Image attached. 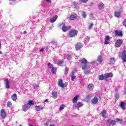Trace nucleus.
<instances>
[{"mask_svg": "<svg viewBox=\"0 0 126 126\" xmlns=\"http://www.w3.org/2000/svg\"><path fill=\"white\" fill-rule=\"evenodd\" d=\"M82 64V68L84 70L85 74H88L90 72V66L87 65V60L85 58L80 61Z\"/></svg>", "mask_w": 126, "mask_h": 126, "instance_id": "obj_1", "label": "nucleus"}, {"mask_svg": "<svg viewBox=\"0 0 126 126\" xmlns=\"http://www.w3.org/2000/svg\"><path fill=\"white\" fill-rule=\"evenodd\" d=\"M33 105V101L31 100L29 101V103L24 104L22 106V109L24 112H27L28 111L29 109Z\"/></svg>", "mask_w": 126, "mask_h": 126, "instance_id": "obj_2", "label": "nucleus"}, {"mask_svg": "<svg viewBox=\"0 0 126 126\" xmlns=\"http://www.w3.org/2000/svg\"><path fill=\"white\" fill-rule=\"evenodd\" d=\"M60 26H62V30L63 32H66V31H68V30H69V29L71 28V27H70V26L66 27L64 22L62 23L60 25Z\"/></svg>", "mask_w": 126, "mask_h": 126, "instance_id": "obj_3", "label": "nucleus"}, {"mask_svg": "<svg viewBox=\"0 0 126 126\" xmlns=\"http://www.w3.org/2000/svg\"><path fill=\"white\" fill-rule=\"evenodd\" d=\"M5 88L8 89L10 88V81L7 79H5L4 80Z\"/></svg>", "mask_w": 126, "mask_h": 126, "instance_id": "obj_4", "label": "nucleus"}, {"mask_svg": "<svg viewBox=\"0 0 126 126\" xmlns=\"http://www.w3.org/2000/svg\"><path fill=\"white\" fill-rule=\"evenodd\" d=\"M78 33V32L77 31V30H72L69 32V37H75V36L77 35Z\"/></svg>", "mask_w": 126, "mask_h": 126, "instance_id": "obj_5", "label": "nucleus"}, {"mask_svg": "<svg viewBox=\"0 0 126 126\" xmlns=\"http://www.w3.org/2000/svg\"><path fill=\"white\" fill-rule=\"evenodd\" d=\"M119 57L124 62H126V53L125 51H123V53H120Z\"/></svg>", "mask_w": 126, "mask_h": 126, "instance_id": "obj_6", "label": "nucleus"}, {"mask_svg": "<svg viewBox=\"0 0 126 126\" xmlns=\"http://www.w3.org/2000/svg\"><path fill=\"white\" fill-rule=\"evenodd\" d=\"M122 11H123L122 9L116 11L114 13V16H115V17H120L122 14Z\"/></svg>", "mask_w": 126, "mask_h": 126, "instance_id": "obj_7", "label": "nucleus"}, {"mask_svg": "<svg viewBox=\"0 0 126 126\" xmlns=\"http://www.w3.org/2000/svg\"><path fill=\"white\" fill-rule=\"evenodd\" d=\"M122 44H123V39H119L116 41V42L115 43L116 47H117V48H119L121 47L122 45Z\"/></svg>", "mask_w": 126, "mask_h": 126, "instance_id": "obj_8", "label": "nucleus"}, {"mask_svg": "<svg viewBox=\"0 0 126 126\" xmlns=\"http://www.w3.org/2000/svg\"><path fill=\"white\" fill-rule=\"evenodd\" d=\"M0 116L2 119H5L6 118V112H5V110L4 109H1L0 110Z\"/></svg>", "mask_w": 126, "mask_h": 126, "instance_id": "obj_9", "label": "nucleus"}, {"mask_svg": "<svg viewBox=\"0 0 126 126\" xmlns=\"http://www.w3.org/2000/svg\"><path fill=\"white\" fill-rule=\"evenodd\" d=\"M104 42V44L105 45H108V44H110V37L109 36H105Z\"/></svg>", "mask_w": 126, "mask_h": 126, "instance_id": "obj_10", "label": "nucleus"}, {"mask_svg": "<svg viewBox=\"0 0 126 126\" xmlns=\"http://www.w3.org/2000/svg\"><path fill=\"white\" fill-rule=\"evenodd\" d=\"M77 17V15L76 14L74 13V14L71 15L69 17V19L70 20H74V19H75V18H76Z\"/></svg>", "mask_w": 126, "mask_h": 126, "instance_id": "obj_11", "label": "nucleus"}, {"mask_svg": "<svg viewBox=\"0 0 126 126\" xmlns=\"http://www.w3.org/2000/svg\"><path fill=\"white\" fill-rule=\"evenodd\" d=\"M35 108L37 112H39V111H41V110H44V106H36Z\"/></svg>", "mask_w": 126, "mask_h": 126, "instance_id": "obj_12", "label": "nucleus"}, {"mask_svg": "<svg viewBox=\"0 0 126 126\" xmlns=\"http://www.w3.org/2000/svg\"><path fill=\"white\" fill-rule=\"evenodd\" d=\"M58 19V16L57 15H55L53 17L51 18L50 19V22L51 23H54Z\"/></svg>", "mask_w": 126, "mask_h": 126, "instance_id": "obj_13", "label": "nucleus"}, {"mask_svg": "<svg viewBox=\"0 0 126 126\" xmlns=\"http://www.w3.org/2000/svg\"><path fill=\"white\" fill-rule=\"evenodd\" d=\"M74 106L75 107V108H80V107H82V106H83V104L80 102H78L77 103H75L74 104Z\"/></svg>", "mask_w": 126, "mask_h": 126, "instance_id": "obj_14", "label": "nucleus"}, {"mask_svg": "<svg viewBox=\"0 0 126 126\" xmlns=\"http://www.w3.org/2000/svg\"><path fill=\"white\" fill-rule=\"evenodd\" d=\"M82 47V46L81 45V43L80 42H78L77 45H76V50L77 51H78L79 50H80V49H81V47Z\"/></svg>", "mask_w": 126, "mask_h": 126, "instance_id": "obj_15", "label": "nucleus"}, {"mask_svg": "<svg viewBox=\"0 0 126 126\" xmlns=\"http://www.w3.org/2000/svg\"><path fill=\"white\" fill-rule=\"evenodd\" d=\"M92 103H93V104H97V103H98V97H97V96L94 97L92 100Z\"/></svg>", "mask_w": 126, "mask_h": 126, "instance_id": "obj_16", "label": "nucleus"}, {"mask_svg": "<svg viewBox=\"0 0 126 126\" xmlns=\"http://www.w3.org/2000/svg\"><path fill=\"white\" fill-rule=\"evenodd\" d=\"M101 115H102V117H103V118H107V111L105 109L102 110V112H101Z\"/></svg>", "mask_w": 126, "mask_h": 126, "instance_id": "obj_17", "label": "nucleus"}, {"mask_svg": "<svg viewBox=\"0 0 126 126\" xmlns=\"http://www.w3.org/2000/svg\"><path fill=\"white\" fill-rule=\"evenodd\" d=\"M115 33L116 35H117V36H123V32L120 31H115Z\"/></svg>", "mask_w": 126, "mask_h": 126, "instance_id": "obj_18", "label": "nucleus"}, {"mask_svg": "<svg viewBox=\"0 0 126 126\" xmlns=\"http://www.w3.org/2000/svg\"><path fill=\"white\" fill-rule=\"evenodd\" d=\"M105 78H109V77H113V74L112 73H108L104 74Z\"/></svg>", "mask_w": 126, "mask_h": 126, "instance_id": "obj_19", "label": "nucleus"}, {"mask_svg": "<svg viewBox=\"0 0 126 126\" xmlns=\"http://www.w3.org/2000/svg\"><path fill=\"white\" fill-rule=\"evenodd\" d=\"M58 85L60 87H62V88L63 87V86H64V84H63V80L62 79L59 80L58 82Z\"/></svg>", "mask_w": 126, "mask_h": 126, "instance_id": "obj_20", "label": "nucleus"}, {"mask_svg": "<svg viewBox=\"0 0 126 126\" xmlns=\"http://www.w3.org/2000/svg\"><path fill=\"white\" fill-rule=\"evenodd\" d=\"M52 98H53V99L58 98V93L57 92H54L52 93Z\"/></svg>", "mask_w": 126, "mask_h": 126, "instance_id": "obj_21", "label": "nucleus"}, {"mask_svg": "<svg viewBox=\"0 0 126 126\" xmlns=\"http://www.w3.org/2000/svg\"><path fill=\"white\" fill-rule=\"evenodd\" d=\"M12 100L13 101H16L17 100V95L16 94H14L12 96H11Z\"/></svg>", "mask_w": 126, "mask_h": 126, "instance_id": "obj_22", "label": "nucleus"}, {"mask_svg": "<svg viewBox=\"0 0 126 126\" xmlns=\"http://www.w3.org/2000/svg\"><path fill=\"white\" fill-rule=\"evenodd\" d=\"M98 7H99V9H103L104 8L105 5H104V4L103 3L100 2L98 4Z\"/></svg>", "mask_w": 126, "mask_h": 126, "instance_id": "obj_23", "label": "nucleus"}, {"mask_svg": "<svg viewBox=\"0 0 126 126\" xmlns=\"http://www.w3.org/2000/svg\"><path fill=\"white\" fill-rule=\"evenodd\" d=\"M97 61L98 63H102L103 62V57H102V56L100 55L97 57Z\"/></svg>", "mask_w": 126, "mask_h": 126, "instance_id": "obj_24", "label": "nucleus"}, {"mask_svg": "<svg viewBox=\"0 0 126 126\" xmlns=\"http://www.w3.org/2000/svg\"><path fill=\"white\" fill-rule=\"evenodd\" d=\"M94 88V85L93 84H90L88 86V89L89 90H93V89Z\"/></svg>", "mask_w": 126, "mask_h": 126, "instance_id": "obj_25", "label": "nucleus"}, {"mask_svg": "<svg viewBox=\"0 0 126 126\" xmlns=\"http://www.w3.org/2000/svg\"><path fill=\"white\" fill-rule=\"evenodd\" d=\"M79 97V95H76L75 97H74L72 100L73 103L75 104L76 102H77Z\"/></svg>", "mask_w": 126, "mask_h": 126, "instance_id": "obj_26", "label": "nucleus"}, {"mask_svg": "<svg viewBox=\"0 0 126 126\" xmlns=\"http://www.w3.org/2000/svg\"><path fill=\"white\" fill-rule=\"evenodd\" d=\"M120 106H121L122 109H123V110H124L125 109V107H126V103H125L124 102H122L120 104Z\"/></svg>", "mask_w": 126, "mask_h": 126, "instance_id": "obj_27", "label": "nucleus"}, {"mask_svg": "<svg viewBox=\"0 0 126 126\" xmlns=\"http://www.w3.org/2000/svg\"><path fill=\"white\" fill-rule=\"evenodd\" d=\"M108 123L110 124L112 126H115L116 124V121L115 120H110L108 121Z\"/></svg>", "mask_w": 126, "mask_h": 126, "instance_id": "obj_28", "label": "nucleus"}, {"mask_svg": "<svg viewBox=\"0 0 126 126\" xmlns=\"http://www.w3.org/2000/svg\"><path fill=\"white\" fill-rule=\"evenodd\" d=\"M82 16L83 17V18H86L87 17V14H86V12L84 11H82Z\"/></svg>", "mask_w": 126, "mask_h": 126, "instance_id": "obj_29", "label": "nucleus"}, {"mask_svg": "<svg viewBox=\"0 0 126 126\" xmlns=\"http://www.w3.org/2000/svg\"><path fill=\"white\" fill-rule=\"evenodd\" d=\"M51 71L52 73H54V74H56V73H57V68L53 67L51 69Z\"/></svg>", "mask_w": 126, "mask_h": 126, "instance_id": "obj_30", "label": "nucleus"}, {"mask_svg": "<svg viewBox=\"0 0 126 126\" xmlns=\"http://www.w3.org/2000/svg\"><path fill=\"white\" fill-rule=\"evenodd\" d=\"M89 26L88 28V30H91L92 27H93V23H89Z\"/></svg>", "mask_w": 126, "mask_h": 126, "instance_id": "obj_31", "label": "nucleus"}, {"mask_svg": "<svg viewBox=\"0 0 126 126\" xmlns=\"http://www.w3.org/2000/svg\"><path fill=\"white\" fill-rule=\"evenodd\" d=\"M115 63V59L111 58L110 59V64H114Z\"/></svg>", "mask_w": 126, "mask_h": 126, "instance_id": "obj_32", "label": "nucleus"}, {"mask_svg": "<svg viewBox=\"0 0 126 126\" xmlns=\"http://www.w3.org/2000/svg\"><path fill=\"white\" fill-rule=\"evenodd\" d=\"M105 77V75H100L99 76L98 79L99 80H103Z\"/></svg>", "mask_w": 126, "mask_h": 126, "instance_id": "obj_33", "label": "nucleus"}, {"mask_svg": "<svg viewBox=\"0 0 126 126\" xmlns=\"http://www.w3.org/2000/svg\"><path fill=\"white\" fill-rule=\"evenodd\" d=\"M74 73L72 72V74L71 75V80L72 81H73L74 80V79L76 78L75 76H74Z\"/></svg>", "mask_w": 126, "mask_h": 126, "instance_id": "obj_34", "label": "nucleus"}, {"mask_svg": "<svg viewBox=\"0 0 126 126\" xmlns=\"http://www.w3.org/2000/svg\"><path fill=\"white\" fill-rule=\"evenodd\" d=\"M65 105L64 104H62L60 106V107L59 108L60 111H63V109H64Z\"/></svg>", "mask_w": 126, "mask_h": 126, "instance_id": "obj_35", "label": "nucleus"}, {"mask_svg": "<svg viewBox=\"0 0 126 126\" xmlns=\"http://www.w3.org/2000/svg\"><path fill=\"white\" fill-rule=\"evenodd\" d=\"M7 106L8 107H10L12 106V103H11V101H8V102L7 103Z\"/></svg>", "mask_w": 126, "mask_h": 126, "instance_id": "obj_36", "label": "nucleus"}, {"mask_svg": "<svg viewBox=\"0 0 126 126\" xmlns=\"http://www.w3.org/2000/svg\"><path fill=\"white\" fill-rule=\"evenodd\" d=\"M89 41H90V37L87 36L85 39V42L87 43V42H89Z\"/></svg>", "mask_w": 126, "mask_h": 126, "instance_id": "obj_37", "label": "nucleus"}, {"mask_svg": "<svg viewBox=\"0 0 126 126\" xmlns=\"http://www.w3.org/2000/svg\"><path fill=\"white\" fill-rule=\"evenodd\" d=\"M63 62L62 61H60L59 63L55 62V63L58 64V65H62V63H63Z\"/></svg>", "mask_w": 126, "mask_h": 126, "instance_id": "obj_38", "label": "nucleus"}, {"mask_svg": "<svg viewBox=\"0 0 126 126\" xmlns=\"http://www.w3.org/2000/svg\"><path fill=\"white\" fill-rule=\"evenodd\" d=\"M71 55H70V54H68L67 55V59L68 61H70L71 60Z\"/></svg>", "mask_w": 126, "mask_h": 126, "instance_id": "obj_39", "label": "nucleus"}, {"mask_svg": "<svg viewBox=\"0 0 126 126\" xmlns=\"http://www.w3.org/2000/svg\"><path fill=\"white\" fill-rule=\"evenodd\" d=\"M116 122L117 123H119V124H123V121L122 119H117Z\"/></svg>", "mask_w": 126, "mask_h": 126, "instance_id": "obj_40", "label": "nucleus"}, {"mask_svg": "<svg viewBox=\"0 0 126 126\" xmlns=\"http://www.w3.org/2000/svg\"><path fill=\"white\" fill-rule=\"evenodd\" d=\"M34 89H36V88H37V87H39V85L37 84H35L33 85Z\"/></svg>", "mask_w": 126, "mask_h": 126, "instance_id": "obj_41", "label": "nucleus"}, {"mask_svg": "<svg viewBox=\"0 0 126 126\" xmlns=\"http://www.w3.org/2000/svg\"><path fill=\"white\" fill-rule=\"evenodd\" d=\"M48 67L49 68H53V65L51 63H48Z\"/></svg>", "mask_w": 126, "mask_h": 126, "instance_id": "obj_42", "label": "nucleus"}, {"mask_svg": "<svg viewBox=\"0 0 126 126\" xmlns=\"http://www.w3.org/2000/svg\"><path fill=\"white\" fill-rule=\"evenodd\" d=\"M123 25L126 28V20H125L123 22Z\"/></svg>", "mask_w": 126, "mask_h": 126, "instance_id": "obj_43", "label": "nucleus"}, {"mask_svg": "<svg viewBox=\"0 0 126 126\" xmlns=\"http://www.w3.org/2000/svg\"><path fill=\"white\" fill-rule=\"evenodd\" d=\"M88 1V0H81V1H82V2H84L85 3L86 2H87Z\"/></svg>", "mask_w": 126, "mask_h": 126, "instance_id": "obj_44", "label": "nucleus"}, {"mask_svg": "<svg viewBox=\"0 0 126 126\" xmlns=\"http://www.w3.org/2000/svg\"><path fill=\"white\" fill-rule=\"evenodd\" d=\"M65 72H67V71H68V68L67 67L65 68Z\"/></svg>", "mask_w": 126, "mask_h": 126, "instance_id": "obj_45", "label": "nucleus"}, {"mask_svg": "<svg viewBox=\"0 0 126 126\" xmlns=\"http://www.w3.org/2000/svg\"><path fill=\"white\" fill-rule=\"evenodd\" d=\"M115 97H116V98H118L119 97V94H116V95H115Z\"/></svg>", "mask_w": 126, "mask_h": 126, "instance_id": "obj_46", "label": "nucleus"}, {"mask_svg": "<svg viewBox=\"0 0 126 126\" xmlns=\"http://www.w3.org/2000/svg\"><path fill=\"white\" fill-rule=\"evenodd\" d=\"M46 0V1H47V2H50V3L51 2V0Z\"/></svg>", "mask_w": 126, "mask_h": 126, "instance_id": "obj_47", "label": "nucleus"}, {"mask_svg": "<svg viewBox=\"0 0 126 126\" xmlns=\"http://www.w3.org/2000/svg\"><path fill=\"white\" fill-rule=\"evenodd\" d=\"M40 52H44V49H41V50H40Z\"/></svg>", "mask_w": 126, "mask_h": 126, "instance_id": "obj_48", "label": "nucleus"}, {"mask_svg": "<svg viewBox=\"0 0 126 126\" xmlns=\"http://www.w3.org/2000/svg\"><path fill=\"white\" fill-rule=\"evenodd\" d=\"M48 99H45L44 100V102H48Z\"/></svg>", "mask_w": 126, "mask_h": 126, "instance_id": "obj_49", "label": "nucleus"}, {"mask_svg": "<svg viewBox=\"0 0 126 126\" xmlns=\"http://www.w3.org/2000/svg\"><path fill=\"white\" fill-rule=\"evenodd\" d=\"M115 92H118V90H117V89H115Z\"/></svg>", "mask_w": 126, "mask_h": 126, "instance_id": "obj_50", "label": "nucleus"}, {"mask_svg": "<svg viewBox=\"0 0 126 126\" xmlns=\"http://www.w3.org/2000/svg\"><path fill=\"white\" fill-rule=\"evenodd\" d=\"M26 33H27L26 31H25V32H24V34H26Z\"/></svg>", "mask_w": 126, "mask_h": 126, "instance_id": "obj_51", "label": "nucleus"}, {"mask_svg": "<svg viewBox=\"0 0 126 126\" xmlns=\"http://www.w3.org/2000/svg\"><path fill=\"white\" fill-rule=\"evenodd\" d=\"M29 126H33L32 125H31V124H29Z\"/></svg>", "mask_w": 126, "mask_h": 126, "instance_id": "obj_52", "label": "nucleus"}, {"mask_svg": "<svg viewBox=\"0 0 126 126\" xmlns=\"http://www.w3.org/2000/svg\"><path fill=\"white\" fill-rule=\"evenodd\" d=\"M49 126H55V125H51Z\"/></svg>", "mask_w": 126, "mask_h": 126, "instance_id": "obj_53", "label": "nucleus"}, {"mask_svg": "<svg viewBox=\"0 0 126 126\" xmlns=\"http://www.w3.org/2000/svg\"><path fill=\"white\" fill-rule=\"evenodd\" d=\"M2 53L1 52V51H0V54H2Z\"/></svg>", "mask_w": 126, "mask_h": 126, "instance_id": "obj_54", "label": "nucleus"}, {"mask_svg": "<svg viewBox=\"0 0 126 126\" xmlns=\"http://www.w3.org/2000/svg\"><path fill=\"white\" fill-rule=\"evenodd\" d=\"M94 63H96V61H94Z\"/></svg>", "mask_w": 126, "mask_h": 126, "instance_id": "obj_55", "label": "nucleus"}, {"mask_svg": "<svg viewBox=\"0 0 126 126\" xmlns=\"http://www.w3.org/2000/svg\"><path fill=\"white\" fill-rule=\"evenodd\" d=\"M93 63H94L93 62Z\"/></svg>", "mask_w": 126, "mask_h": 126, "instance_id": "obj_56", "label": "nucleus"}]
</instances>
